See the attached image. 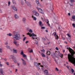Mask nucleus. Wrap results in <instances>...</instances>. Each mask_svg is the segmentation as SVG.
<instances>
[{
  "label": "nucleus",
  "mask_w": 75,
  "mask_h": 75,
  "mask_svg": "<svg viewBox=\"0 0 75 75\" xmlns=\"http://www.w3.org/2000/svg\"><path fill=\"white\" fill-rule=\"evenodd\" d=\"M41 51L42 52H45V50H44V49H43L42 50H41Z\"/></svg>",
  "instance_id": "49530a36"
},
{
  "label": "nucleus",
  "mask_w": 75,
  "mask_h": 75,
  "mask_svg": "<svg viewBox=\"0 0 75 75\" xmlns=\"http://www.w3.org/2000/svg\"><path fill=\"white\" fill-rule=\"evenodd\" d=\"M26 37H25L23 40V41H24L25 40V39H26Z\"/></svg>",
  "instance_id": "79ce46f5"
},
{
  "label": "nucleus",
  "mask_w": 75,
  "mask_h": 75,
  "mask_svg": "<svg viewBox=\"0 0 75 75\" xmlns=\"http://www.w3.org/2000/svg\"><path fill=\"white\" fill-rule=\"evenodd\" d=\"M34 65L35 67H36L37 68L38 67V63L37 62H35L34 63Z\"/></svg>",
  "instance_id": "f8f14e48"
},
{
  "label": "nucleus",
  "mask_w": 75,
  "mask_h": 75,
  "mask_svg": "<svg viewBox=\"0 0 75 75\" xmlns=\"http://www.w3.org/2000/svg\"><path fill=\"white\" fill-rule=\"evenodd\" d=\"M0 13H2V11L1 10H0Z\"/></svg>",
  "instance_id": "680f3d73"
},
{
  "label": "nucleus",
  "mask_w": 75,
  "mask_h": 75,
  "mask_svg": "<svg viewBox=\"0 0 75 75\" xmlns=\"http://www.w3.org/2000/svg\"><path fill=\"white\" fill-rule=\"evenodd\" d=\"M24 59H26V60H27V58L26 57H25L24 58Z\"/></svg>",
  "instance_id": "6e6d98bb"
},
{
  "label": "nucleus",
  "mask_w": 75,
  "mask_h": 75,
  "mask_svg": "<svg viewBox=\"0 0 75 75\" xmlns=\"http://www.w3.org/2000/svg\"><path fill=\"white\" fill-rule=\"evenodd\" d=\"M0 52L2 53V48H0Z\"/></svg>",
  "instance_id": "72a5a7b5"
},
{
  "label": "nucleus",
  "mask_w": 75,
  "mask_h": 75,
  "mask_svg": "<svg viewBox=\"0 0 75 75\" xmlns=\"http://www.w3.org/2000/svg\"><path fill=\"white\" fill-rule=\"evenodd\" d=\"M45 21L48 26H49V27H50V23H49V21H48V20L46 19H45Z\"/></svg>",
  "instance_id": "20e7f679"
},
{
  "label": "nucleus",
  "mask_w": 75,
  "mask_h": 75,
  "mask_svg": "<svg viewBox=\"0 0 75 75\" xmlns=\"http://www.w3.org/2000/svg\"><path fill=\"white\" fill-rule=\"evenodd\" d=\"M4 28V26H3L1 27L0 29H1V30H2V29H3V28Z\"/></svg>",
  "instance_id": "c9c22d12"
},
{
  "label": "nucleus",
  "mask_w": 75,
  "mask_h": 75,
  "mask_svg": "<svg viewBox=\"0 0 75 75\" xmlns=\"http://www.w3.org/2000/svg\"><path fill=\"white\" fill-rule=\"evenodd\" d=\"M28 42H29V41H28V40H27L25 42V43L26 44H27V43H28Z\"/></svg>",
  "instance_id": "09e8293b"
},
{
  "label": "nucleus",
  "mask_w": 75,
  "mask_h": 75,
  "mask_svg": "<svg viewBox=\"0 0 75 75\" xmlns=\"http://www.w3.org/2000/svg\"><path fill=\"white\" fill-rule=\"evenodd\" d=\"M70 1L71 3V4H70V6H73V4H72V3H73L74 1V0H70Z\"/></svg>",
  "instance_id": "4468645a"
},
{
  "label": "nucleus",
  "mask_w": 75,
  "mask_h": 75,
  "mask_svg": "<svg viewBox=\"0 0 75 75\" xmlns=\"http://www.w3.org/2000/svg\"><path fill=\"white\" fill-rule=\"evenodd\" d=\"M35 44H38V42H36Z\"/></svg>",
  "instance_id": "e2e57ef3"
},
{
  "label": "nucleus",
  "mask_w": 75,
  "mask_h": 75,
  "mask_svg": "<svg viewBox=\"0 0 75 75\" xmlns=\"http://www.w3.org/2000/svg\"><path fill=\"white\" fill-rule=\"evenodd\" d=\"M13 53H15V54H17V50L16 49H13Z\"/></svg>",
  "instance_id": "9b49d317"
},
{
  "label": "nucleus",
  "mask_w": 75,
  "mask_h": 75,
  "mask_svg": "<svg viewBox=\"0 0 75 75\" xmlns=\"http://www.w3.org/2000/svg\"><path fill=\"white\" fill-rule=\"evenodd\" d=\"M72 18L73 19V20H75V16H73L72 17Z\"/></svg>",
  "instance_id": "cd10ccee"
},
{
  "label": "nucleus",
  "mask_w": 75,
  "mask_h": 75,
  "mask_svg": "<svg viewBox=\"0 0 75 75\" xmlns=\"http://www.w3.org/2000/svg\"><path fill=\"white\" fill-rule=\"evenodd\" d=\"M12 8L13 9V10H15V11H17V8H16V7H13Z\"/></svg>",
  "instance_id": "aec40b11"
},
{
  "label": "nucleus",
  "mask_w": 75,
  "mask_h": 75,
  "mask_svg": "<svg viewBox=\"0 0 75 75\" xmlns=\"http://www.w3.org/2000/svg\"><path fill=\"white\" fill-rule=\"evenodd\" d=\"M68 15L69 16H71V14L70 13H68Z\"/></svg>",
  "instance_id": "864d4df0"
},
{
  "label": "nucleus",
  "mask_w": 75,
  "mask_h": 75,
  "mask_svg": "<svg viewBox=\"0 0 75 75\" xmlns=\"http://www.w3.org/2000/svg\"><path fill=\"white\" fill-rule=\"evenodd\" d=\"M72 25L74 27H75V24L74 23H73L72 24Z\"/></svg>",
  "instance_id": "a19ab883"
},
{
  "label": "nucleus",
  "mask_w": 75,
  "mask_h": 75,
  "mask_svg": "<svg viewBox=\"0 0 75 75\" xmlns=\"http://www.w3.org/2000/svg\"><path fill=\"white\" fill-rule=\"evenodd\" d=\"M27 35H28L30 36V37H32V39L33 40H36L37 39V35L34 34V33H32V34L28 33L27 34Z\"/></svg>",
  "instance_id": "7ed1b4c3"
},
{
  "label": "nucleus",
  "mask_w": 75,
  "mask_h": 75,
  "mask_svg": "<svg viewBox=\"0 0 75 75\" xmlns=\"http://www.w3.org/2000/svg\"><path fill=\"white\" fill-rule=\"evenodd\" d=\"M25 20H26V18H23L22 19V21L23 23H25Z\"/></svg>",
  "instance_id": "ddd939ff"
},
{
  "label": "nucleus",
  "mask_w": 75,
  "mask_h": 75,
  "mask_svg": "<svg viewBox=\"0 0 75 75\" xmlns=\"http://www.w3.org/2000/svg\"><path fill=\"white\" fill-rule=\"evenodd\" d=\"M24 54V53L23 52V51H22V52H21V55H23V54Z\"/></svg>",
  "instance_id": "37998d69"
},
{
  "label": "nucleus",
  "mask_w": 75,
  "mask_h": 75,
  "mask_svg": "<svg viewBox=\"0 0 75 75\" xmlns=\"http://www.w3.org/2000/svg\"><path fill=\"white\" fill-rule=\"evenodd\" d=\"M13 43L15 45H17V42L15 41Z\"/></svg>",
  "instance_id": "e433bc0d"
},
{
  "label": "nucleus",
  "mask_w": 75,
  "mask_h": 75,
  "mask_svg": "<svg viewBox=\"0 0 75 75\" xmlns=\"http://www.w3.org/2000/svg\"><path fill=\"white\" fill-rule=\"evenodd\" d=\"M32 18H33V20L34 21H36L37 20V18L35 17V16H34L33 15H32Z\"/></svg>",
  "instance_id": "6e6552de"
},
{
  "label": "nucleus",
  "mask_w": 75,
  "mask_h": 75,
  "mask_svg": "<svg viewBox=\"0 0 75 75\" xmlns=\"http://www.w3.org/2000/svg\"><path fill=\"white\" fill-rule=\"evenodd\" d=\"M50 51H48L47 52V55H50Z\"/></svg>",
  "instance_id": "393cba45"
},
{
  "label": "nucleus",
  "mask_w": 75,
  "mask_h": 75,
  "mask_svg": "<svg viewBox=\"0 0 75 75\" xmlns=\"http://www.w3.org/2000/svg\"><path fill=\"white\" fill-rule=\"evenodd\" d=\"M6 64H7V65H9V64H8V62H6Z\"/></svg>",
  "instance_id": "13d9d810"
},
{
  "label": "nucleus",
  "mask_w": 75,
  "mask_h": 75,
  "mask_svg": "<svg viewBox=\"0 0 75 75\" xmlns=\"http://www.w3.org/2000/svg\"><path fill=\"white\" fill-rule=\"evenodd\" d=\"M13 61L14 63H15V64H16L17 63V60L16 59V58H15V59H13Z\"/></svg>",
  "instance_id": "6ab92c4d"
},
{
  "label": "nucleus",
  "mask_w": 75,
  "mask_h": 75,
  "mask_svg": "<svg viewBox=\"0 0 75 75\" xmlns=\"http://www.w3.org/2000/svg\"><path fill=\"white\" fill-rule=\"evenodd\" d=\"M4 61H7V59H4Z\"/></svg>",
  "instance_id": "338daca9"
},
{
  "label": "nucleus",
  "mask_w": 75,
  "mask_h": 75,
  "mask_svg": "<svg viewBox=\"0 0 75 75\" xmlns=\"http://www.w3.org/2000/svg\"><path fill=\"white\" fill-rule=\"evenodd\" d=\"M14 16H15V18H16V19H17L19 17H18V16L17 15V14H15Z\"/></svg>",
  "instance_id": "2eb2a0df"
},
{
  "label": "nucleus",
  "mask_w": 75,
  "mask_h": 75,
  "mask_svg": "<svg viewBox=\"0 0 75 75\" xmlns=\"http://www.w3.org/2000/svg\"><path fill=\"white\" fill-rule=\"evenodd\" d=\"M64 43H65V44H67V42L66 41H64Z\"/></svg>",
  "instance_id": "052dcab7"
},
{
  "label": "nucleus",
  "mask_w": 75,
  "mask_h": 75,
  "mask_svg": "<svg viewBox=\"0 0 75 75\" xmlns=\"http://www.w3.org/2000/svg\"><path fill=\"white\" fill-rule=\"evenodd\" d=\"M6 48H9V49H10V46H6Z\"/></svg>",
  "instance_id": "c03bdc74"
},
{
  "label": "nucleus",
  "mask_w": 75,
  "mask_h": 75,
  "mask_svg": "<svg viewBox=\"0 0 75 75\" xmlns=\"http://www.w3.org/2000/svg\"><path fill=\"white\" fill-rule=\"evenodd\" d=\"M7 35H8V36H9L10 37H11V35H12L11 34V33H9V34H7Z\"/></svg>",
  "instance_id": "b1692460"
},
{
  "label": "nucleus",
  "mask_w": 75,
  "mask_h": 75,
  "mask_svg": "<svg viewBox=\"0 0 75 75\" xmlns=\"http://www.w3.org/2000/svg\"><path fill=\"white\" fill-rule=\"evenodd\" d=\"M56 50L57 51H58V50H59V49L58 48V47H56Z\"/></svg>",
  "instance_id": "58836bf2"
},
{
  "label": "nucleus",
  "mask_w": 75,
  "mask_h": 75,
  "mask_svg": "<svg viewBox=\"0 0 75 75\" xmlns=\"http://www.w3.org/2000/svg\"><path fill=\"white\" fill-rule=\"evenodd\" d=\"M38 5L39 6H41V5L39 3V2H38Z\"/></svg>",
  "instance_id": "4c0bfd02"
},
{
  "label": "nucleus",
  "mask_w": 75,
  "mask_h": 75,
  "mask_svg": "<svg viewBox=\"0 0 75 75\" xmlns=\"http://www.w3.org/2000/svg\"><path fill=\"white\" fill-rule=\"evenodd\" d=\"M46 32H48V30H46Z\"/></svg>",
  "instance_id": "774afa93"
},
{
  "label": "nucleus",
  "mask_w": 75,
  "mask_h": 75,
  "mask_svg": "<svg viewBox=\"0 0 75 75\" xmlns=\"http://www.w3.org/2000/svg\"><path fill=\"white\" fill-rule=\"evenodd\" d=\"M36 3L38 5V0H36Z\"/></svg>",
  "instance_id": "de8ad7c7"
},
{
  "label": "nucleus",
  "mask_w": 75,
  "mask_h": 75,
  "mask_svg": "<svg viewBox=\"0 0 75 75\" xmlns=\"http://www.w3.org/2000/svg\"><path fill=\"white\" fill-rule=\"evenodd\" d=\"M42 40H44V41H45V38H42Z\"/></svg>",
  "instance_id": "5fc2aeb1"
},
{
  "label": "nucleus",
  "mask_w": 75,
  "mask_h": 75,
  "mask_svg": "<svg viewBox=\"0 0 75 75\" xmlns=\"http://www.w3.org/2000/svg\"><path fill=\"white\" fill-rule=\"evenodd\" d=\"M21 3L22 4H23V1H21Z\"/></svg>",
  "instance_id": "bf43d9fd"
},
{
  "label": "nucleus",
  "mask_w": 75,
  "mask_h": 75,
  "mask_svg": "<svg viewBox=\"0 0 75 75\" xmlns=\"http://www.w3.org/2000/svg\"><path fill=\"white\" fill-rule=\"evenodd\" d=\"M21 59L23 61V65H25L26 64V62L25 61V60H24L23 59Z\"/></svg>",
  "instance_id": "423d86ee"
},
{
  "label": "nucleus",
  "mask_w": 75,
  "mask_h": 75,
  "mask_svg": "<svg viewBox=\"0 0 75 75\" xmlns=\"http://www.w3.org/2000/svg\"><path fill=\"white\" fill-rule=\"evenodd\" d=\"M25 3L28 6H29V7L31 6V5L30 4V3L28 2V1H25Z\"/></svg>",
  "instance_id": "f3484780"
},
{
  "label": "nucleus",
  "mask_w": 75,
  "mask_h": 75,
  "mask_svg": "<svg viewBox=\"0 0 75 75\" xmlns=\"http://www.w3.org/2000/svg\"><path fill=\"white\" fill-rule=\"evenodd\" d=\"M33 13L34 14L35 16H37V15H38V13L36 11L34 10L33 11Z\"/></svg>",
  "instance_id": "0eeeda50"
},
{
  "label": "nucleus",
  "mask_w": 75,
  "mask_h": 75,
  "mask_svg": "<svg viewBox=\"0 0 75 75\" xmlns=\"http://www.w3.org/2000/svg\"><path fill=\"white\" fill-rule=\"evenodd\" d=\"M13 3V4H14L16 5L17 3L16 2V1L15 0H12Z\"/></svg>",
  "instance_id": "a211bd4d"
},
{
  "label": "nucleus",
  "mask_w": 75,
  "mask_h": 75,
  "mask_svg": "<svg viewBox=\"0 0 75 75\" xmlns=\"http://www.w3.org/2000/svg\"><path fill=\"white\" fill-rule=\"evenodd\" d=\"M71 72L73 73V72H74V70L73 69H71Z\"/></svg>",
  "instance_id": "2f4dec72"
},
{
  "label": "nucleus",
  "mask_w": 75,
  "mask_h": 75,
  "mask_svg": "<svg viewBox=\"0 0 75 75\" xmlns=\"http://www.w3.org/2000/svg\"><path fill=\"white\" fill-rule=\"evenodd\" d=\"M8 6H10V1H8Z\"/></svg>",
  "instance_id": "c756f323"
},
{
  "label": "nucleus",
  "mask_w": 75,
  "mask_h": 75,
  "mask_svg": "<svg viewBox=\"0 0 75 75\" xmlns=\"http://www.w3.org/2000/svg\"><path fill=\"white\" fill-rule=\"evenodd\" d=\"M13 38L14 40H19L21 39L20 34L18 32L16 31H14L13 32Z\"/></svg>",
  "instance_id": "f03ea898"
},
{
  "label": "nucleus",
  "mask_w": 75,
  "mask_h": 75,
  "mask_svg": "<svg viewBox=\"0 0 75 75\" xmlns=\"http://www.w3.org/2000/svg\"><path fill=\"white\" fill-rule=\"evenodd\" d=\"M39 25L40 27H42L44 26L43 24H42V22L41 21H40L39 23Z\"/></svg>",
  "instance_id": "1a4fd4ad"
},
{
  "label": "nucleus",
  "mask_w": 75,
  "mask_h": 75,
  "mask_svg": "<svg viewBox=\"0 0 75 75\" xmlns=\"http://www.w3.org/2000/svg\"><path fill=\"white\" fill-rule=\"evenodd\" d=\"M67 35L69 37V38L71 37V35H69V33L67 34Z\"/></svg>",
  "instance_id": "c85d7f7f"
},
{
  "label": "nucleus",
  "mask_w": 75,
  "mask_h": 75,
  "mask_svg": "<svg viewBox=\"0 0 75 75\" xmlns=\"http://www.w3.org/2000/svg\"><path fill=\"white\" fill-rule=\"evenodd\" d=\"M33 52V50H31L29 51V52L31 53V52Z\"/></svg>",
  "instance_id": "f704fd0d"
},
{
  "label": "nucleus",
  "mask_w": 75,
  "mask_h": 75,
  "mask_svg": "<svg viewBox=\"0 0 75 75\" xmlns=\"http://www.w3.org/2000/svg\"><path fill=\"white\" fill-rule=\"evenodd\" d=\"M5 45H7L8 44V43H7V42H6L5 43Z\"/></svg>",
  "instance_id": "8fccbe9b"
},
{
  "label": "nucleus",
  "mask_w": 75,
  "mask_h": 75,
  "mask_svg": "<svg viewBox=\"0 0 75 75\" xmlns=\"http://www.w3.org/2000/svg\"><path fill=\"white\" fill-rule=\"evenodd\" d=\"M17 65H18V66H19V65H20V64L18 63H17Z\"/></svg>",
  "instance_id": "69168bd1"
},
{
  "label": "nucleus",
  "mask_w": 75,
  "mask_h": 75,
  "mask_svg": "<svg viewBox=\"0 0 75 75\" xmlns=\"http://www.w3.org/2000/svg\"><path fill=\"white\" fill-rule=\"evenodd\" d=\"M54 36L55 37V38L56 39H57L58 40V35H57V33H54Z\"/></svg>",
  "instance_id": "9d476101"
},
{
  "label": "nucleus",
  "mask_w": 75,
  "mask_h": 75,
  "mask_svg": "<svg viewBox=\"0 0 75 75\" xmlns=\"http://www.w3.org/2000/svg\"><path fill=\"white\" fill-rule=\"evenodd\" d=\"M45 27H41L42 29H45Z\"/></svg>",
  "instance_id": "a18cd8bd"
},
{
  "label": "nucleus",
  "mask_w": 75,
  "mask_h": 75,
  "mask_svg": "<svg viewBox=\"0 0 75 75\" xmlns=\"http://www.w3.org/2000/svg\"><path fill=\"white\" fill-rule=\"evenodd\" d=\"M0 71L1 72V74H2V75H4L3 74V73H4V71L3 70V69H1Z\"/></svg>",
  "instance_id": "4be33fe9"
},
{
  "label": "nucleus",
  "mask_w": 75,
  "mask_h": 75,
  "mask_svg": "<svg viewBox=\"0 0 75 75\" xmlns=\"http://www.w3.org/2000/svg\"><path fill=\"white\" fill-rule=\"evenodd\" d=\"M11 57H10V59H14L15 58H14V56L13 55H11V56H10Z\"/></svg>",
  "instance_id": "412c9836"
},
{
  "label": "nucleus",
  "mask_w": 75,
  "mask_h": 75,
  "mask_svg": "<svg viewBox=\"0 0 75 75\" xmlns=\"http://www.w3.org/2000/svg\"><path fill=\"white\" fill-rule=\"evenodd\" d=\"M17 69H16L15 70V72H17Z\"/></svg>",
  "instance_id": "0e129e2a"
},
{
  "label": "nucleus",
  "mask_w": 75,
  "mask_h": 75,
  "mask_svg": "<svg viewBox=\"0 0 75 75\" xmlns=\"http://www.w3.org/2000/svg\"><path fill=\"white\" fill-rule=\"evenodd\" d=\"M29 32L30 33H32V32H33V31H32V30L31 29H30L29 30Z\"/></svg>",
  "instance_id": "ea45409f"
},
{
  "label": "nucleus",
  "mask_w": 75,
  "mask_h": 75,
  "mask_svg": "<svg viewBox=\"0 0 75 75\" xmlns=\"http://www.w3.org/2000/svg\"><path fill=\"white\" fill-rule=\"evenodd\" d=\"M45 64V62L44 61H42V64L43 65H44V64Z\"/></svg>",
  "instance_id": "473e14b6"
},
{
  "label": "nucleus",
  "mask_w": 75,
  "mask_h": 75,
  "mask_svg": "<svg viewBox=\"0 0 75 75\" xmlns=\"http://www.w3.org/2000/svg\"><path fill=\"white\" fill-rule=\"evenodd\" d=\"M59 55L61 58H62V57H63V56H62L63 55L60 53L59 54Z\"/></svg>",
  "instance_id": "5701e85b"
},
{
  "label": "nucleus",
  "mask_w": 75,
  "mask_h": 75,
  "mask_svg": "<svg viewBox=\"0 0 75 75\" xmlns=\"http://www.w3.org/2000/svg\"><path fill=\"white\" fill-rule=\"evenodd\" d=\"M54 55L55 57H56V58H58V57H59V55H58V54L56 53H54Z\"/></svg>",
  "instance_id": "dca6fc26"
},
{
  "label": "nucleus",
  "mask_w": 75,
  "mask_h": 75,
  "mask_svg": "<svg viewBox=\"0 0 75 75\" xmlns=\"http://www.w3.org/2000/svg\"><path fill=\"white\" fill-rule=\"evenodd\" d=\"M65 47L69 50V52L71 54V55L69 54H68V58L69 61L71 62V63H72L75 66V58L74 57V54H75V51L71 49L70 47H68V45L66 46Z\"/></svg>",
  "instance_id": "f257e3e1"
},
{
  "label": "nucleus",
  "mask_w": 75,
  "mask_h": 75,
  "mask_svg": "<svg viewBox=\"0 0 75 75\" xmlns=\"http://www.w3.org/2000/svg\"><path fill=\"white\" fill-rule=\"evenodd\" d=\"M41 55L43 57H45V55L44 53H42Z\"/></svg>",
  "instance_id": "bb28decb"
},
{
  "label": "nucleus",
  "mask_w": 75,
  "mask_h": 75,
  "mask_svg": "<svg viewBox=\"0 0 75 75\" xmlns=\"http://www.w3.org/2000/svg\"><path fill=\"white\" fill-rule=\"evenodd\" d=\"M0 66L1 67L3 66V65L2 64H0Z\"/></svg>",
  "instance_id": "4d7b16f0"
},
{
  "label": "nucleus",
  "mask_w": 75,
  "mask_h": 75,
  "mask_svg": "<svg viewBox=\"0 0 75 75\" xmlns=\"http://www.w3.org/2000/svg\"><path fill=\"white\" fill-rule=\"evenodd\" d=\"M45 73L46 74H48V70H45Z\"/></svg>",
  "instance_id": "a878e982"
},
{
  "label": "nucleus",
  "mask_w": 75,
  "mask_h": 75,
  "mask_svg": "<svg viewBox=\"0 0 75 75\" xmlns=\"http://www.w3.org/2000/svg\"><path fill=\"white\" fill-rule=\"evenodd\" d=\"M38 10L40 13H42L43 14L44 13V12H43V10H42L40 8H38Z\"/></svg>",
  "instance_id": "39448f33"
},
{
  "label": "nucleus",
  "mask_w": 75,
  "mask_h": 75,
  "mask_svg": "<svg viewBox=\"0 0 75 75\" xmlns=\"http://www.w3.org/2000/svg\"><path fill=\"white\" fill-rule=\"evenodd\" d=\"M69 42H71V39H69Z\"/></svg>",
  "instance_id": "603ef678"
},
{
  "label": "nucleus",
  "mask_w": 75,
  "mask_h": 75,
  "mask_svg": "<svg viewBox=\"0 0 75 75\" xmlns=\"http://www.w3.org/2000/svg\"><path fill=\"white\" fill-rule=\"evenodd\" d=\"M23 56L24 58H25V57H26V55L25 54H23Z\"/></svg>",
  "instance_id": "7c9ffc66"
},
{
  "label": "nucleus",
  "mask_w": 75,
  "mask_h": 75,
  "mask_svg": "<svg viewBox=\"0 0 75 75\" xmlns=\"http://www.w3.org/2000/svg\"><path fill=\"white\" fill-rule=\"evenodd\" d=\"M56 71H59V70H58L57 68H56Z\"/></svg>",
  "instance_id": "3c124183"
}]
</instances>
